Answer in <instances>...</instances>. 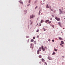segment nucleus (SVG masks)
I'll use <instances>...</instances> for the list:
<instances>
[{"label":"nucleus","mask_w":65,"mask_h":65,"mask_svg":"<svg viewBox=\"0 0 65 65\" xmlns=\"http://www.w3.org/2000/svg\"><path fill=\"white\" fill-rule=\"evenodd\" d=\"M50 9H52L51 8V7H50Z\"/></svg>","instance_id":"nucleus-41"},{"label":"nucleus","mask_w":65,"mask_h":65,"mask_svg":"<svg viewBox=\"0 0 65 65\" xmlns=\"http://www.w3.org/2000/svg\"><path fill=\"white\" fill-rule=\"evenodd\" d=\"M43 29L44 30V31H46V29H44V28H43Z\"/></svg>","instance_id":"nucleus-26"},{"label":"nucleus","mask_w":65,"mask_h":65,"mask_svg":"<svg viewBox=\"0 0 65 65\" xmlns=\"http://www.w3.org/2000/svg\"><path fill=\"white\" fill-rule=\"evenodd\" d=\"M64 9H65V7L64 8Z\"/></svg>","instance_id":"nucleus-51"},{"label":"nucleus","mask_w":65,"mask_h":65,"mask_svg":"<svg viewBox=\"0 0 65 65\" xmlns=\"http://www.w3.org/2000/svg\"><path fill=\"white\" fill-rule=\"evenodd\" d=\"M58 25H59L60 27H61V23L60 22H59L58 23Z\"/></svg>","instance_id":"nucleus-11"},{"label":"nucleus","mask_w":65,"mask_h":65,"mask_svg":"<svg viewBox=\"0 0 65 65\" xmlns=\"http://www.w3.org/2000/svg\"><path fill=\"white\" fill-rule=\"evenodd\" d=\"M32 23H33V22H32L30 23V24H31H31H32Z\"/></svg>","instance_id":"nucleus-35"},{"label":"nucleus","mask_w":65,"mask_h":65,"mask_svg":"<svg viewBox=\"0 0 65 65\" xmlns=\"http://www.w3.org/2000/svg\"><path fill=\"white\" fill-rule=\"evenodd\" d=\"M41 62H43L45 61V60L43 58H42L41 59Z\"/></svg>","instance_id":"nucleus-5"},{"label":"nucleus","mask_w":65,"mask_h":65,"mask_svg":"<svg viewBox=\"0 0 65 65\" xmlns=\"http://www.w3.org/2000/svg\"><path fill=\"white\" fill-rule=\"evenodd\" d=\"M39 50H38L37 51V54H39Z\"/></svg>","instance_id":"nucleus-15"},{"label":"nucleus","mask_w":65,"mask_h":65,"mask_svg":"<svg viewBox=\"0 0 65 65\" xmlns=\"http://www.w3.org/2000/svg\"><path fill=\"white\" fill-rule=\"evenodd\" d=\"M30 1H31V0H29V3H30Z\"/></svg>","instance_id":"nucleus-27"},{"label":"nucleus","mask_w":65,"mask_h":65,"mask_svg":"<svg viewBox=\"0 0 65 65\" xmlns=\"http://www.w3.org/2000/svg\"><path fill=\"white\" fill-rule=\"evenodd\" d=\"M39 63L40 64H41V61H40L39 62Z\"/></svg>","instance_id":"nucleus-30"},{"label":"nucleus","mask_w":65,"mask_h":65,"mask_svg":"<svg viewBox=\"0 0 65 65\" xmlns=\"http://www.w3.org/2000/svg\"><path fill=\"white\" fill-rule=\"evenodd\" d=\"M19 2H20V3H21V4H23V3L21 1H19Z\"/></svg>","instance_id":"nucleus-10"},{"label":"nucleus","mask_w":65,"mask_h":65,"mask_svg":"<svg viewBox=\"0 0 65 65\" xmlns=\"http://www.w3.org/2000/svg\"><path fill=\"white\" fill-rule=\"evenodd\" d=\"M39 58H41V57H42V56H41V55H40L39 56Z\"/></svg>","instance_id":"nucleus-16"},{"label":"nucleus","mask_w":65,"mask_h":65,"mask_svg":"<svg viewBox=\"0 0 65 65\" xmlns=\"http://www.w3.org/2000/svg\"><path fill=\"white\" fill-rule=\"evenodd\" d=\"M37 6H36V7L35 8V9H36V8H37Z\"/></svg>","instance_id":"nucleus-40"},{"label":"nucleus","mask_w":65,"mask_h":65,"mask_svg":"<svg viewBox=\"0 0 65 65\" xmlns=\"http://www.w3.org/2000/svg\"><path fill=\"white\" fill-rule=\"evenodd\" d=\"M51 20H52V18H51Z\"/></svg>","instance_id":"nucleus-43"},{"label":"nucleus","mask_w":65,"mask_h":65,"mask_svg":"<svg viewBox=\"0 0 65 65\" xmlns=\"http://www.w3.org/2000/svg\"><path fill=\"white\" fill-rule=\"evenodd\" d=\"M62 58H64V56H62Z\"/></svg>","instance_id":"nucleus-42"},{"label":"nucleus","mask_w":65,"mask_h":65,"mask_svg":"<svg viewBox=\"0 0 65 65\" xmlns=\"http://www.w3.org/2000/svg\"><path fill=\"white\" fill-rule=\"evenodd\" d=\"M64 20H65V18H64Z\"/></svg>","instance_id":"nucleus-50"},{"label":"nucleus","mask_w":65,"mask_h":65,"mask_svg":"<svg viewBox=\"0 0 65 65\" xmlns=\"http://www.w3.org/2000/svg\"><path fill=\"white\" fill-rule=\"evenodd\" d=\"M26 37L27 38H28L29 37H28V36H27Z\"/></svg>","instance_id":"nucleus-34"},{"label":"nucleus","mask_w":65,"mask_h":65,"mask_svg":"<svg viewBox=\"0 0 65 65\" xmlns=\"http://www.w3.org/2000/svg\"><path fill=\"white\" fill-rule=\"evenodd\" d=\"M51 11H53V10L52 9H51Z\"/></svg>","instance_id":"nucleus-32"},{"label":"nucleus","mask_w":65,"mask_h":65,"mask_svg":"<svg viewBox=\"0 0 65 65\" xmlns=\"http://www.w3.org/2000/svg\"><path fill=\"white\" fill-rule=\"evenodd\" d=\"M52 17H54V15H52Z\"/></svg>","instance_id":"nucleus-37"},{"label":"nucleus","mask_w":65,"mask_h":65,"mask_svg":"<svg viewBox=\"0 0 65 65\" xmlns=\"http://www.w3.org/2000/svg\"><path fill=\"white\" fill-rule=\"evenodd\" d=\"M43 22H44L43 20H42L41 21V23H42Z\"/></svg>","instance_id":"nucleus-13"},{"label":"nucleus","mask_w":65,"mask_h":65,"mask_svg":"<svg viewBox=\"0 0 65 65\" xmlns=\"http://www.w3.org/2000/svg\"><path fill=\"white\" fill-rule=\"evenodd\" d=\"M36 42V41H35V42Z\"/></svg>","instance_id":"nucleus-47"},{"label":"nucleus","mask_w":65,"mask_h":65,"mask_svg":"<svg viewBox=\"0 0 65 65\" xmlns=\"http://www.w3.org/2000/svg\"><path fill=\"white\" fill-rule=\"evenodd\" d=\"M29 42V39H28L27 41V43H28Z\"/></svg>","instance_id":"nucleus-19"},{"label":"nucleus","mask_w":65,"mask_h":65,"mask_svg":"<svg viewBox=\"0 0 65 65\" xmlns=\"http://www.w3.org/2000/svg\"><path fill=\"white\" fill-rule=\"evenodd\" d=\"M33 39H35V37H33Z\"/></svg>","instance_id":"nucleus-29"},{"label":"nucleus","mask_w":65,"mask_h":65,"mask_svg":"<svg viewBox=\"0 0 65 65\" xmlns=\"http://www.w3.org/2000/svg\"><path fill=\"white\" fill-rule=\"evenodd\" d=\"M41 49H42V48L41 47H40L39 48L38 50L40 51H41Z\"/></svg>","instance_id":"nucleus-8"},{"label":"nucleus","mask_w":65,"mask_h":65,"mask_svg":"<svg viewBox=\"0 0 65 65\" xmlns=\"http://www.w3.org/2000/svg\"><path fill=\"white\" fill-rule=\"evenodd\" d=\"M38 38L39 37H37Z\"/></svg>","instance_id":"nucleus-46"},{"label":"nucleus","mask_w":65,"mask_h":65,"mask_svg":"<svg viewBox=\"0 0 65 65\" xmlns=\"http://www.w3.org/2000/svg\"><path fill=\"white\" fill-rule=\"evenodd\" d=\"M62 31L61 32V33H62Z\"/></svg>","instance_id":"nucleus-48"},{"label":"nucleus","mask_w":65,"mask_h":65,"mask_svg":"<svg viewBox=\"0 0 65 65\" xmlns=\"http://www.w3.org/2000/svg\"><path fill=\"white\" fill-rule=\"evenodd\" d=\"M48 59L49 60H52V58H51V57H50L48 56Z\"/></svg>","instance_id":"nucleus-7"},{"label":"nucleus","mask_w":65,"mask_h":65,"mask_svg":"<svg viewBox=\"0 0 65 65\" xmlns=\"http://www.w3.org/2000/svg\"><path fill=\"white\" fill-rule=\"evenodd\" d=\"M55 19H56V20H57V21H60V19L59 18L57 17H55Z\"/></svg>","instance_id":"nucleus-3"},{"label":"nucleus","mask_w":65,"mask_h":65,"mask_svg":"<svg viewBox=\"0 0 65 65\" xmlns=\"http://www.w3.org/2000/svg\"><path fill=\"white\" fill-rule=\"evenodd\" d=\"M59 10L60 11V12H60V14H63V12L62 11V10L61 9H59Z\"/></svg>","instance_id":"nucleus-6"},{"label":"nucleus","mask_w":65,"mask_h":65,"mask_svg":"<svg viewBox=\"0 0 65 65\" xmlns=\"http://www.w3.org/2000/svg\"><path fill=\"white\" fill-rule=\"evenodd\" d=\"M48 41H49L50 42V41H51V39H48Z\"/></svg>","instance_id":"nucleus-21"},{"label":"nucleus","mask_w":65,"mask_h":65,"mask_svg":"<svg viewBox=\"0 0 65 65\" xmlns=\"http://www.w3.org/2000/svg\"><path fill=\"white\" fill-rule=\"evenodd\" d=\"M46 8H49V7H48V5H46Z\"/></svg>","instance_id":"nucleus-17"},{"label":"nucleus","mask_w":65,"mask_h":65,"mask_svg":"<svg viewBox=\"0 0 65 65\" xmlns=\"http://www.w3.org/2000/svg\"><path fill=\"white\" fill-rule=\"evenodd\" d=\"M54 50H55V51H57V50L54 48Z\"/></svg>","instance_id":"nucleus-20"},{"label":"nucleus","mask_w":65,"mask_h":65,"mask_svg":"<svg viewBox=\"0 0 65 65\" xmlns=\"http://www.w3.org/2000/svg\"><path fill=\"white\" fill-rule=\"evenodd\" d=\"M60 44V45H62V44Z\"/></svg>","instance_id":"nucleus-45"},{"label":"nucleus","mask_w":65,"mask_h":65,"mask_svg":"<svg viewBox=\"0 0 65 65\" xmlns=\"http://www.w3.org/2000/svg\"><path fill=\"white\" fill-rule=\"evenodd\" d=\"M39 15H40V11L39 12Z\"/></svg>","instance_id":"nucleus-33"},{"label":"nucleus","mask_w":65,"mask_h":65,"mask_svg":"<svg viewBox=\"0 0 65 65\" xmlns=\"http://www.w3.org/2000/svg\"><path fill=\"white\" fill-rule=\"evenodd\" d=\"M38 25V24H37V25Z\"/></svg>","instance_id":"nucleus-44"},{"label":"nucleus","mask_w":65,"mask_h":65,"mask_svg":"<svg viewBox=\"0 0 65 65\" xmlns=\"http://www.w3.org/2000/svg\"><path fill=\"white\" fill-rule=\"evenodd\" d=\"M61 46H62V47L63 46V45H61Z\"/></svg>","instance_id":"nucleus-39"},{"label":"nucleus","mask_w":65,"mask_h":65,"mask_svg":"<svg viewBox=\"0 0 65 65\" xmlns=\"http://www.w3.org/2000/svg\"><path fill=\"white\" fill-rule=\"evenodd\" d=\"M35 16L34 15L32 14L30 16V19H31L32 18H34Z\"/></svg>","instance_id":"nucleus-2"},{"label":"nucleus","mask_w":65,"mask_h":65,"mask_svg":"<svg viewBox=\"0 0 65 65\" xmlns=\"http://www.w3.org/2000/svg\"><path fill=\"white\" fill-rule=\"evenodd\" d=\"M55 54H56V53L53 52V53L52 54V55H55Z\"/></svg>","instance_id":"nucleus-18"},{"label":"nucleus","mask_w":65,"mask_h":65,"mask_svg":"<svg viewBox=\"0 0 65 65\" xmlns=\"http://www.w3.org/2000/svg\"><path fill=\"white\" fill-rule=\"evenodd\" d=\"M36 31L37 32H39V30L37 29V31Z\"/></svg>","instance_id":"nucleus-24"},{"label":"nucleus","mask_w":65,"mask_h":65,"mask_svg":"<svg viewBox=\"0 0 65 65\" xmlns=\"http://www.w3.org/2000/svg\"><path fill=\"white\" fill-rule=\"evenodd\" d=\"M49 22V20H47L45 21V23H47V22Z\"/></svg>","instance_id":"nucleus-9"},{"label":"nucleus","mask_w":65,"mask_h":65,"mask_svg":"<svg viewBox=\"0 0 65 65\" xmlns=\"http://www.w3.org/2000/svg\"><path fill=\"white\" fill-rule=\"evenodd\" d=\"M41 24H40V26H41Z\"/></svg>","instance_id":"nucleus-38"},{"label":"nucleus","mask_w":65,"mask_h":65,"mask_svg":"<svg viewBox=\"0 0 65 65\" xmlns=\"http://www.w3.org/2000/svg\"><path fill=\"white\" fill-rule=\"evenodd\" d=\"M62 10H63V7H62Z\"/></svg>","instance_id":"nucleus-36"},{"label":"nucleus","mask_w":65,"mask_h":65,"mask_svg":"<svg viewBox=\"0 0 65 65\" xmlns=\"http://www.w3.org/2000/svg\"><path fill=\"white\" fill-rule=\"evenodd\" d=\"M59 39L60 40H63V39H62L61 38V37H60L59 38Z\"/></svg>","instance_id":"nucleus-12"},{"label":"nucleus","mask_w":65,"mask_h":65,"mask_svg":"<svg viewBox=\"0 0 65 65\" xmlns=\"http://www.w3.org/2000/svg\"><path fill=\"white\" fill-rule=\"evenodd\" d=\"M30 46L31 48H32V49H33V46H32V44H30Z\"/></svg>","instance_id":"nucleus-4"},{"label":"nucleus","mask_w":65,"mask_h":65,"mask_svg":"<svg viewBox=\"0 0 65 65\" xmlns=\"http://www.w3.org/2000/svg\"><path fill=\"white\" fill-rule=\"evenodd\" d=\"M34 41V40L33 39H31V42H33V41Z\"/></svg>","instance_id":"nucleus-22"},{"label":"nucleus","mask_w":65,"mask_h":65,"mask_svg":"<svg viewBox=\"0 0 65 65\" xmlns=\"http://www.w3.org/2000/svg\"><path fill=\"white\" fill-rule=\"evenodd\" d=\"M52 41H53V42H54V40H52Z\"/></svg>","instance_id":"nucleus-31"},{"label":"nucleus","mask_w":65,"mask_h":65,"mask_svg":"<svg viewBox=\"0 0 65 65\" xmlns=\"http://www.w3.org/2000/svg\"><path fill=\"white\" fill-rule=\"evenodd\" d=\"M25 12H26L25 11V10L24 11Z\"/></svg>","instance_id":"nucleus-49"},{"label":"nucleus","mask_w":65,"mask_h":65,"mask_svg":"<svg viewBox=\"0 0 65 65\" xmlns=\"http://www.w3.org/2000/svg\"><path fill=\"white\" fill-rule=\"evenodd\" d=\"M45 64H46V65H47V63H46V62H45Z\"/></svg>","instance_id":"nucleus-28"},{"label":"nucleus","mask_w":65,"mask_h":65,"mask_svg":"<svg viewBox=\"0 0 65 65\" xmlns=\"http://www.w3.org/2000/svg\"><path fill=\"white\" fill-rule=\"evenodd\" d=\"M61 43L62 44H64V42L63 41H61Z\"/></svg>","instance_id":"nucleus-14"},{"label":"nucleus","mask_w":65,"mask_h":65,"mask_svg":"<svg viewBox=\"0 0 65 65\" xmlns=\"http://www.w3.org/2000/svg\"><path fill=\"white\" fill-rule=\"evenodd\" d=\"M51 26L52 27H53V28H54V25H51Z\"/></svg>","instance_id":"nucleus-23"},{"label":"nucleus","mask_w":65,"mask_h":65,"mask_svg":"<svg viewBox=\"0 0 65 65\" xmlns=\"http://www.w3.org/2000/svg\"><path fill=\"white\" fill-rule=\"evenodd\" d=\"M41 46L42 47V50L43 51H45V48H46V47H43V45Z\"/></svg>","instance_id":"nucleus-1"},{"label":"nucleus","mask_w":65,"mask_h":65,"mask_svg":"<svg viewBox=\"0 0 65 65\" xmlns=\"http://www.w3.org/2000/svg\"><path fill=\"white\" fill-rule=\"evenodd\" d=\"M48 24H50V23H51V21L49 22H48Z\"/></svg>","instance_id":"nucleus-25"}]
</instances>
